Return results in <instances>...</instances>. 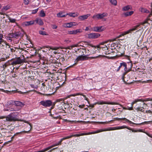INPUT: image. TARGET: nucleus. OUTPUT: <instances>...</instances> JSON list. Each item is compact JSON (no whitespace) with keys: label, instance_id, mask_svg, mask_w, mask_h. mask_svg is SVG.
<instances>
[{"label":"nucleus","instance_id":"f257e3e1","mask_svg":"<svg viewBox=\"0 0 152 152\" xmlns=\"http://www.w3.org/2000/svg\"><path fill=\"white\" fill-rule=\"evenodd\" d=\"M124 128H126L128 129H131V128L128 127L124 125L121 126L114 127H110L108 128L99 129L95 131V133L96 134L104 131L120 129Z\"/></svg>","mask_w":152,"mask_h":152},{"label":"nucleus","instance_id":"f03ea898","mask_svg":"<svg viewBox=\"0 0 152 152\" xmlns=\"http://www.w3.org/2000/svg\"><path fill=\"white\" fill-rule=\"evenodd\" d=\"M18 113V112L12 113L7 115L6 117V121H12L18 120L17 116Z\"/></svg>","mask_w":152,"mask_h":152},{"label":"nucleus","instance_id":"7ed1b4c3","mask_svg":"<svg viewBox=\"0 0 152 152\" xmlns=\"http://www.w3.org/2000/svg\"><path fill=\"white\" fill-rule=\"evenodd\" d=\"M108 15V14L107 12H104L102 14L99 13L94 15L92 17V18L94 20H100L107 17Z\"/></svg>","mask_w":152,"mask_h":152},{"label":"nucleus","instance_id":"20e7f679","mask_svg":"<svg viewBox=\"0 0 152 152\" xmlns=\"http://www.w3.org/2000/svg\"><path fill=\"white\" fill-rule=\"evenodd\" d=\"M140 25L138 24L134 26L132 28L129 29V30L122 32L121 34L117 36L116 38H118L122 36H123L126 34L131 33L133 31L137 29V28Z\"/></svg>","mask_w":152,"mask_h":152},{"label":"nucleus","instance_id":"39448f33","mask_svg":"<svg viewBox=\"0 0 152 152\" xmlns=\"http://www.w3.org/2000/svg\"><path fill=\"white\" fill-rule=\"evenodd\" d=\"M96 134L95 133V131L92 132H89L88 133H81L80 134H75L69 136H68L65 137H64V140L66 139H69L73 137H79L81 136H83L85 135H89L92 134Z\"/></svg>","mask_w":152,"mask_h":152},{"label":"nucleus","instance_id":"423d86ee","mask_svg":"<svg viewBox=\"0 0 152 152\" xmlns=\"http://www.w3.org/2000/svg\"><path fill=\"white\" fill-rule=\"evenodd\" d=\"M96 134L95 133V131L92 132H89L88 133H81L80 134H75L69 136H68L65 137H64V140L66 139H69L73 137H79L81 136H83L85 135H89L92 134Z\"/></svg>","mask_w":152,"mask_h":152},{"label":"nucleus","instance_id":"0eeeda50","mask_svg":"<svg viewBox=\"0 0 152 152\" xmlns=\"http://www.w3.org/2000/svg\"><path fill=\"white\" fill-rule=\"evenodd\" d=\"M96 134L95 133V131L92 132H89L88 133H81L80 134H75L69 136H68L65 137H64V140L66 139H69L73 137H79L81 136H83L85 135H89L92 134Z\"/></svg>","mask_w":152,"mask_h":152},{"label":"nucleus","instance_id":"6e6552de","mask_svg":"<svg viewBox=\"0 0 152 152\" xmlns=\"http://www.w3.org/2000/svg\"><path fill=\"white\" fill-rule=\"evenodd\" d=\"M88 55H81L78 56L76 58L75 60V61H76V63H75L73 65H75L77 63L78 61H85L87 60L88 59Z\"/></svg>","mask_w":152,"mask_h":152},{"label":"nucleus","instance_id":"1a4fd4ad","mask_svg":"<svg viewBox=\"0 0 152 152\" xmlns=\"http://www.w3.org/2000/svg\"><path fill=\"white\" fill-rule=\"evenodd\" d=\"M128 64L129 66V68H128L127 67V65L126 63L125 62H122V66L124 67V70L126 72H129L131 71L133 66L131 62H128Z\"/></svg>","mask_w":152,"mask_h":152},{"label":"nucleus","instance_id":"9d476101","mask_svg":"<svg viewBox=\"0 0 152 152\" xmlns=\"http://www.w3.org/2000/svg\"><path fill=\"white\" fill-rule=\"evenodd\" d=\"M41 104L45 107H49L52 104V102L50 100H47L45 101H42L40 102Z\"/></svg>","mask_w":152,"mask_h":152},{"label":"nucleus","instance_id":"9b49d317","mask_svg":"<svg viewBox=\"0 0 152 152\" xmlns=\"http://www.w3.org/2000/svg\"><path fill=\"white\" fill-rule=\"evenodd\" d=\"M151 100H152V99H151L150 98L145 99H135L131 103V107H133V104H135L138 102H144Z\"/></svg>","mask_w":152,"mask_h":152},{"label":"nucleus","instance_id":"f8f14e48","mask_svg":"<svg viewBox=\"0 0 152 152\" xmlns=\"http://www.w3.org/2000/svg\"><path fill=\"white\" fill-rule=\"evenodd\" d=\"M23 59H21L20 57H18L15 59L11 63V65H17L21 64L23 63L24 61Z\"/></svg>","mask_w":152,"mask_h":152},{"label":"nucleus","instance_id":"ddd939ff","mask_svg":"<svg viewBox=\"0 0 152 152\" xmlns=\"http://www.w3.org/2000/svg\"><path fill=\"white\" fill-rule=\"evenodd\" d=\"M105 28L103 26H96L92 28V30L94 31L100 32L104 30Z\"/></svg>","mask_w":152,"mask_h":152},{"label":"nucleus","instance_id":"4468645a","mask_svg":"<svg viewBox=\"0 0 152 152\" xmlns=\"http://www.w3.org/2000/svg\"><path fill=\"white\" fill-rule=\"evenodd\" d=\"M88 38L89 39H96L99 37L100 35L98 33H91L88 34Z\"/></svg>","mask_w":152,"mask_h":152},{"label":"nucleus","instance_id":"2eb2a0df","mask_svg":"<svg viewBox=\"0 0 152 152\" xmlns=\"http://www.w3.org/2000/svg\"><path fill=\"white\" fill-rule=\"evenodd\" d=\"M122 119L123 120H125L126 122L129 123L130 124H138V125H142V124H149L150 122H152V121H145L144 122H142V123L140 124H135V123H134L132 122L131 121H129V120L127 119H126V118H122Z\"/></svg>","mask_w":152,"mask_h":152},{"label":"nucleus","instance_id":"dca6fc26","mask_svg":"<svg viewBox=\"0 0 152 152\" xmlns=\"http://www.w3.org/2000/svg\"><path fill=\"white\" fill-rule=\"evenodd\" d=\"M82 30L81 29H78L72 31H68V34H75L78 33L82 32Z\"/></svg>","mask_w":152,"mask_h":152},{"label":"nucleus","instance_id":"f3484780","mask_svg":"<svg viewBox=\"0 0 152 152\" xmlns=\"http://www.w3.org/2000/svg\"><path fill=\"white\" fill-rule=\"evenodd\" d=\"M91 14H88L86 15L80 16L78 17V19L80 21H83L88 18L90 16Z\"/></svg>","mask_w":152,"mask_h":152},{"label":"nucleus","instance_id":"a211bd4d","mask_svg":"<svg viewBox=\"0 0 152 152\" xmlns=\"http://www.w3.org/2000/svg\"><path fill=\"white\" fill-rule=\"evenodd\" d=\"M15 105L17 106L23 107L24 105V104L20 101H15Z\"/></svg>","mask_w":152,"mask_h":152},{"label":"nucleus","instance_id":"6ab92c4d","mask_svg":"<svg viewBox=\"0 0 152 152\" xmlns=\"http://www.w3.org/2000/svg\"><path fill=\"white\" fill-rule=\"evenodd\" d=\"M35 21L31 20L29 21H25L23 22V25L25 26H29L34 24Z\"/></svg>","mask_w":152,"mask_h":152},{"label":"nucleus","instance_id":"aec40b11","mask_svg":"<svg viewBox=\"0 0 152 152\" xmlns=\"http://www.w3.org/2000/svg\"><path fill=\"white\" fill-rule=\"evenodd\" d=\"M19 109L18 108H17L16 107L12 108V107L10 108H8L7 109H4V111H17L19 110Z\"/></svg>","mask_w":152,"mask_h":152},{"label":"nucleus","instance_id":"412c9836","mask_svg":"<svg viewBox=\"0 0 152 152\" xmlns=\"http://www.w3.org/2000/svg\"><path fill=\"white\" fill-rule=\"evenodd\" d=\"M98 104H115L113 102H105L103 101H99L98 102Z\"/></svg>","mask_w":152,"mask_h":152},{"label":"nucleus","instance_id":"4be33fe9","mask_svg":"<svg viewBox=\"0 0 152 152\" xmlns=\"http://www.w3.org/2000/svg\"><path fill=\"white\" fill-rule=\"evenodd\" d=\"M66 15H68L70 17L75 18L78 16L79 15V13L77 12H71L69 13H66Z\"/></svg>","mask_w":152,"mask_h":152},{"label":"nucleus","instance_id":"5701e85b","mask_svg":"<svg viewBox=\"0 0 152 152\" xmlns=\"http://www.w3.org/2000/svg\"><path fill=\"white\" fill-rule=\"evenodd\" d=\"M132 7L131 5H128L122 8V10L124 11H127L129 10H132Z\"/></svg>","mask_w":152,"mask_h":152},{"label":"nucleus","instance_id":"b1692460","mask_svg":"<svg viewBox=\"0 0 152 152\" xmlns=\"http://www.w3.org/2000/svg\"><path fill=\"white\" fill-rule=\"evenodd\" d=\"M34 21H36L37 23L41 26L42 25L44 24L43 21L41 19L37 18Z\"/></svg>","mask_w":152,"mask_h":152},{"label":"nucleus","instance_id":"393cba45","mask_svg":"<svg viewBox=\"0 0 152 152\" xmlns=\"http://www.w3.org/2000/svg\"><path fill=\"white\" fill-rule=\"evenodd\" d=\"M134 11H131L130 12H127L124 13L123 14L125 17H127L129 16H131L133 14Z\"/></svg>","mask_w":152,"mask_h":152},{"label":"nucleus","instance_id":"a878e982","mask_svg":"<svg viewBox=\"0 0 152 152\" xmlns=\"http://www.w3.org/2000/svg\"><path fill=\"white\" fill-rule=\"evenodd\" d=\"M58 145H57V143L51 145L50 146H49L47 148H44V149L45 151V152L46 151H48L49 149H50V148H52L54 147L55 146H56Z\"/></svg>","mask_w":152,"mask_h":152},{"label":"nucleus","instance_id":"bb28decb","mask_svg":"<svg viewBox=\"0 0 152 152\" xmlns=\"http://www.w3.org/2000/svg\"><path fill=\"white\" fill-rule=\"evenodd\" d=\"M67 15H66V14L65 15L63 14L62 12H60L58 13L57 14V16L58 17H64L66 16Z\"/></svg>","mask_w":152,"mask_h":152},{"label":"nucleus","instance_id":"cd10ccee","mask_svg":"<svg viewBox=\"0 0 152 152\" xmlns=\"http://www.w3.org/2000/svg\"><path fill=\"white\" fill-rule=\"evenodd\" d=\"M68 28L72 27V26H76L75 23L74 22H71L70 23H67Z\"/></svg>","mask_w":152,"mask_h":152},{"label":"nucleus","instance_id":"c85d7f7f","mask_svg":"<svg viewBox=\"0 0 152 152\" xmlns=\"http://www.w3.org/2000/svg\"><path fill=\"white\" fill-rule=\"evenodd\" d=\"M12 105H15V101L11 100L8 101L7 102V105L8 106H11Z\"/></svg>","mask_w":152,"mask_h":152},{"label":"nucleus","instance_id":"c756f323","mask_svg":"<svg viewBox=\"0 0 152 152\" xmlns=\"http://www.w3.org/2000/svg\"><path fill=\"white\" fill-rule=\"evenodd\" d=\"M132 131L133 132H142L143 131L142 129H139L138 130H135L132 129L131 128L130 129H129Z\"/></svg>","mask_w":152,"mask_h":152},{"label":"nucleus","instance_id":"7c9ffc66","mask_svg":"<svg viewBox=\"0 0 152 152\" xmlns=\"http://www.w3.org/2000/svg\"><path fill=\"white\" fill-rule=\"evenodd\" d=\"M79 95H82L85 98H86V97L85 95H84L83 94H81L80 93H77L76 94H73L71 95V96H76Z\"/></svg>","mask_w":152,"mask_h":152},{"label":"nucleus","instance_id":"2f4dec72","mask_svg":"<svg viewBox=\"0 0 152 152\" xmlns=\"http://www.w3.org/2000/svg\"><path fill=\"white\" fill-rule=\"evenodd\" d=\"M39 16L42 17H44L45 16V14L43 10H42L40 12Z\"/></svg>","mask_w":152,"mask_h":152},{"label":"nucleus","instance_id":"473e14b6","mask_svg":"<svg viewBox=\"0 0 152 152\" xmlns=\"http://www.w3.org/2000/svg\"><path fill=\"white\" fill-rule=\"evenodd\" d=\"M13 34H14V38H16L18 37H19L21 34L19 32H17L13 33Z\"/></svg>","mask_w":152,"mask_h":152},{"label":"nucleus","instance_id":"72a5a7b5","mask_svg":"<svg viewBox=\"0 0 152 152\" xmlns=\"http://www.w3.org/2000/svg\"><path fill=\"white\" fill-rule=\"evenodd\" d=\"M111 3L114 5H117V2L116 0H109Z\"/></svg>","mask_w":152,"mask_h":152},{"label":"nucleus","instance_id":"f704fd0d","mask_svg":"<svg viewBox=\"0 0 152 152\" xmlns=\"http://www.w3.org/2000/svg\"><path fill=\"white\" fill-rule=\"evenodd\" d=\"M39 34H40L42 35H48V34H47L45 31H40L39 32Z\"/></svg>","mask_w":152,"mask_h":152},{"label":"nucleus","instance_id":"c9c22d12","mask_svg":"<svg viewBox=\"0 0 152 152\" xmlns=\"http://www.w3.org/2000/svg\"><path fill=\"white\" fill-rule=\"evenodd\" d=\"M10 6L9 5H7L5 6H4L3 7L2 10H7L9 9L10 8Z\"/></svg>","mask_w":152,"mask_h":152},{"label":"nucleus","instance_id":"e433bc0d","mask_svg":"<svg viewBox=\"0 0 152 152\" xmlns=\"http://www.w3.org/2000/svg\"><path fill=\"white\" fill-rule=\"evenodd\" d=\"M8 19L12 23H14L15 22L16 20L14 18H9Z\"/></svg>","mask_w":152,"mask_h":152},{"label":"nucleus","instance_id":"4c0bfd02","mask_svg":"<svg viewBox=\"0 0 152 152\" xmlns=\"http://www.w3.org/2000/svg\"><path fill=\"white\" fill-rule=\"evenodd\" d=\"M113 120H111L105 122H98V123L99 124H107L110 122L112 121Z\"/></svg>","mask_w":152,"mask_h":152},{"label":"nucleus","instance_id":"58836bf2","mask_svg":"<svg viewBox=\"0 0 152 152\" xmlns=\"http://www.w3.org/2000/svg\"><path fill=\"white\" fill-rule=\"evenodd\" d=\"M3 35L0 34V45L2 42H4V39H3Z\"/></svg>","mask_w":152,"mask_h":152},{"label":"nucleus","instance_id":"ea45409f","mask_svg":"<svg viewBox=\"0 0 152 152\" xmlns=\"http://www.w3.org/2000/svg\"><path fill=\"white\" fill-rule=\"evenodd\" d=\"M143 107H138L136 108V110L137 111H140L141 112H143L144 110H143Z\"/></svg>","mask_w":152,"mask_h":152},{"label":"nucleus","instance_id":"a19ab883","mask_svg":"<svg viewBox=\"0 0 152 152\" xmlns=\"http://www.w3.org/2000/svg\"><path fill=\"white\" fill-rule=\"evenodd\" d=\"M101 56V55H99L96 56H92V57H88V59L90 58L91 59H95L99 58Z\"/></svg>","mask_w":152,"mask_h":152},{"label":"nucleus","instance_id":"79ce46f5","mask_svg":"<svg viewBox=\"0 0 152 152\" xmlns=\"http://www.w3.org/2000/svg\"><path fill=\"white\" fill-rule=\"evenodd\" d=\"M59 48V47H50V49H52V50H56L58 49Z\"/></svg>","mask_w":152,"mask_h":152},{"label":"nucleus","instance_id":"37998d69","mask_svg":"<svg viewBox=\"0 0 152 152\" xmlns=\"http://www.w3.org/2000/svg\"><path fill=\"white\" fill-rule=\"evenodd\" d=\"M122 63H120V65L118 67V69L116 70V72H118L121 68V67H122Z\"/></svg>","mask_w":152,"mask_h":152},{"label":"nucleus","instance_id":"c03bdc74","mask_svg":"<svg viewBox=\"0 0 152 152\" xmlns=\"http://www.w3.org/2000/svg\"><path fill=\"white\" fill-rule=\"evenodd\" d=\"M39 8H38L36 9L33 10L32 11V13L33 14H35L36 13L38 10Z\"/></svg>","mask_w":152,"mask_h":152},{"label":"nucleus","instance_id":"a18cd8bd","mask_svg":"<svg viewBox=\"0 0 152 152\" xmlns=\"http://www.w3.org/2000/svg\"><path fill=\"white\" fill-rule=\"evenodd\" d=\"M23 3L25 5H28L29 2V0H23Z\"/></svg>","mask_w":152,"mask_h":152},{"label":"nucleus","instance_id":"49530a36","mask_svg":"<svg viewBox=\"0 0 152 152\" xmlns=\"http://www.w3.org/2000/svg\"><path fill=\"white\" fill-rule=\"evenodd\" d=\"M14 34H13V33H10L8 34V37L9 38H14Z\"/></svg>","mask_w":152,"mask_h":152},{"label":"nucleus","instance_id":"de8ad7c7","mask_svg":"<svg viewBox=\"0 0 152 152\" xmlns=\"http://www.w3.org/2000/svg\"><path fill=\"white\" fill-rule=\"evenodd\" d=\"M77 45H74L71 46L68 48V49H69L71 50L73 48L75 47H77Z\"/></svg>","mask_w":152,"mask_h":152},{"label":"nucleus","instance_id":"09e8293b","mask_svg":"<svg viewBox=\"0 0 152 152\" xmlns=\"http://www.w3.org/2000/svg\"><path fill=\"white\" fill-rule=\"evenodd\" d=\"M4 42H2L1 45H2V46H4L5 45H7V42L4 40Z\"/></svg>","mask_w":152,"mask_h":152},{"label":"nucleus","instance_id":"8fccbe9b","mask_svg":"<svg viewBox=\"0 0 152 152\" xmlns=\"http://www.w3.org/2000/svg\"><path fill=\"white\" fill-rule=\"evenodd\" d=\"M88 45L91 46L92 47H94L95 48H99L100 50V48L99 47V45H97L96 46H94L91 44H88Z\"/></svg>","mask_w":152,"mask_h":152},{"label":"nucleus","instance_id":"3c124183","mask_svg":"<svg viewBox=\"0 0 152 152\" xmlns=\"http://www.w3.org/2000/svg\"><path fill=\"white\" fill-rule=\"evenodd\" d=\"M64 41L67 43H69L71 42V41L68 39H65Z\"/></svg>","mask_w":152,"mask_h":152},{"label":"nucleus","instance_id":"603ef678","mask_svg":"<svg viewBox=\"0 0 152 152\" xmlns=\"http://www.w3.org/2000/svg\"><path fill=\"white\" fill-rule=\"evenodd\" d=\"M142 9L143 10H144V12L146 13H148L149 12V11L148 10H147L145 9L142 8Z\"/></svg>","mask_w":152,"mask_h":152},{"label":"nucleus","instance_id":"864d4df0","mask_svg":"<svg viewBox=\"0 0 152 152\" xmlns=\"http://www.w3.org/2000/svg\"><path fill=\"white\" fill-rule=\"evenodd\" d=\"M52 28L53 29H56L57 27V26L55 25H52Z\"/></svg>","mask_w":152,"mask_h":152},{"label":"nucleus","instance_id":"5fc2aeb1","mask_svg":"<svg viewBox=\"0 0 152 152\" xmlns=\"http://www.w3.org/2000/svg\"><path fill=\"white\" fill-rule=\"evenodd\" d=\"M67 24V23H64L63 24V26L65 28H68V26Z\"/></svg>","mask_w":152,"mask_h":152},{"label":"nucleus","instance_id":"6e6d98bb","mask_svg":"<svg viewBox=\"0 0 152 152\" xmlns=\"http://www.w3.org/2000/svg\"><path fill=\"white\" fill-rule=\"evenodd\" d=\"M12 76L13 77H15L17 76V75L16 73H13L12 74Z\"/></svg>","mask_w":152,"mask_h":152},{"label":"nucleus","instance_id":"4d7b16f0","mask_svg":"<svg viewBox=\"0 0 152 152\" xmlns=\"http://www.w3.org/2000/svg\"><path fill=\"white\" fill-rule=\"evenodd\" d=\"M146 83H151L152 82V80H146Z\"/></svg>","mask_w":152,"mask_h":152},{"label":"nucleus","instance_id":"13d9d810","mask_svg":"<svg viewBox=\"0 0 152 152\" xmlns=\"http://www.w3.org/2000/svg\"><path fill=\"white\" fill-rule=\"evenodd\" d=\"M30 86L31 88H36V87L35 86L34 84H31L30 85Z\"/></svg>","mask_w":152,"mask_h":152},{"label":"nucleus","instance_id":"bf43d9fd","mask_svg":"<svg viewBox=\"0 0 152 152\" xmlns=\"http://www.w3.org/2000/svg\"><path fill=\"white\" fill-rule=\"evenodd\" d=\"M145 112L147 113H152V111L151 110H146Z\"/></svg>","mask_w":152,"mask_h":152},{"label":"nucleus","instance_id":"052dcab7","mask_svg":"<svg viewBox=\"0 0 152 152\" xmlns=\"http://www.w3.org/2000/svg\"><path fill=\"white\" fill-rule=\"evenodd\" d=\"M18 93L19 94H25V92H21L20 91H18Z\"/></svg>","mask_w":152,"mask_h":152},{"label":"nucleus","instance_id":"680f3d73","mask_svg":"<svg viewBox=\"0 0 152 152\" xmlns=\"http://www.w3.org/2000/svg\"><path fill=\"white\" fill-rule=\"evenodd\" d=\"M84 106H85L84 104H83L82 105H80L79 106V107L80 108H83V107H84Z\"/></svg>","mask_w":152,"mask_h":152},{"label":"nucleus","instance_id":"e2e57ef3","mask_svg":"<svg viewBox=\"0 0 152 152\" xmlns=\"http://www.w3.org/2000/svg\"><path fill=\"white\" fill-rule=\"evenodd\" d=\"M7 65H8L7 64H5L4 65H3L4 68H5L7 66Z\"/></svg>","mask_w":152,"mask_h":152},{"label":"nucleus","instance_id":"0e129e2a","mask_svg":"<svg viewBox=\"0 0 152 152\" xmlns=\"http://www.w3.org/2000/svg\"><path fill=\"white\" fill-rule=\"evenodd\" d=\"M133 109V107H129L128 108V110H132Z\"/></svg>","mask_w":152,"mask_h":152},{"label":"nucleus","instance_id":"69168bd1","mask_svg":"<svg viewBox=\"0 0 152 152\" xmlns=\"http://www.w3.org/2000/svg\"><path fill=\"white\" fill-rule=\"evenodd\" d=\"M61 142L60 141H59L57 143V145H60L61 144Z\"/></svg>","mask_w":152,"mask_h":152},{"label":"nucleus","instance_id":"338daca9","mask_svg":"<svg viewBox=\"0 0 152 152\" xmlns=\"http://www.w3.org/2000/svg\"><path fill=\"white\" fill-rule=\"evenodd\" d=\"M61 142L60 141H59L57 143V145H60L61 144Z\"/></svg>","mask_w":152,"mask_h":152},{"label":"nucleus","instance_id":"774afa93","mask_svg":"<svg viewBox=\"0 0 152 152\" xmlns=\"http://www.w3.org/2000/svg\"><path fill=\"white\" fill-rule=\"evenodd\" d=\"M115 119L117 120H120L122 119V118H115Z\"/></svg>","mask_w":152,"mask_h":152}]
</instances>
